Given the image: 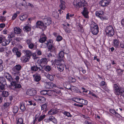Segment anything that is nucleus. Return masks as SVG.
Wrapping results in <instances>:
<instances>
[{"label": "nucleus", "instance_id": "nucleus-1", "mask_svg": "<svg viewBox=\"0 0 124 124\" xmlns=\"http://www.w3.org/2000/svg\"><path fill=\"white\" fill-rule=\"evenodd\" d=\"M80 7H83L84 9L82 12L83 15L85 18L88 17V12L87 9L85 7L87 5V2L84 0H79Z\"/></svg>", "mask_w": 124, "mask_h": 124}, {"label": "nucleus", "instance_id": "nucleus-2", "mask_svg": "<svg viewBox=\"0 0 124 124\" xmlns=\"http://www.w3.org/2000/svg\"><path fill=\"white\" fill-rule=\"evenodd\" d=\"M22 68L20 64L16 65L12 68V74L14 76L18 75L20 73V71Z\"/></svg>", "mask_w": 124, "mask_h": 124}, {"label": "nucleus", "instance_id": "nucleus-3", "mask_svg": "<svg viewBox=\"0 0 124 124\" xmlns=\"http://www.w3.org/2000/svg\"><path fill=\"white\" fill-rule=\"evenodd\" d=\"M124 88L121 87L119 86L116 84L114 85L113 90L115 94L116 95H121Z\"/></svg>", "mask_w": 124, "mask_h": 124}, {"label": "nucleus", "instance_id": "nucleus-4", "mask_svg": "<svg viewBox=\"0 0 124 124\" xmlns=\"http://www.w3.org/2000/svg\"><path fill=\"white\" fill-rule=\"evenodd\" d=\"M106 35L108 36L111 37L114 34V29L112 26L109 25L105 29Z\"/></svg>", "mask_w": 124, "mask_h": 124}, {"label": "nucleus", "instance_id": "nucleus-5", "mask_svg": "<svg viewBox=\"0 0 124 124\" xmlns=\"http://www.w3.org/2000/svg\"><path fill=\"white\" fill-rule=\"evenodd\" d=\"M95 15L96 16L99 17L102 20L106 19L107 18L105 15L104 12L102 11H98L96 12Z\"/></svg>", "mask_w": 124, "mask_h": 124}, {"label": "nucleus", "instance_id": "nucleus-6", "mask_svg": "<svg viewBox=\"0 0 124 124\" xmlns=\"http://www.w3.org/2000/svg\"><path fill=\"white\" fill-rule=\"evenodd\" d=\"M6 85V82L5 79L3 77L0 78V89L1 90H5V85Z\"/></svg>", "mask_w": 124, "mask_h": 124}, {"label": "nucleus", "instance_id": "nucleus-7", "mask_svg": "<svg viewBox=\"0 0 124 124\" xmlns=\"http://www.w3.org/2000/svg\"><path fill=\"white\" fill-rule=\"evenodd\" d=\"M43 67L41 65L37 66L36 64L31 67V70L33 71H39L42 70Z\"/></svg>", "mask_w": 124, "mask_h": 124}, {"label": "nucleus", "instance_id": "nucleus-8", "mask_svg": "<svg viewBox=\"0 0 124 124\" xmlns=\"http://www.w3.org/2000/svg\"><path fill=\"white\" fill-rule=\"evenodd\" d=\"M36 27L37 28H39L42 29L43 31L46 29V26L44 24L43 22L39 21L36 23Z\"/></svg>", "mask_w": 124, "mask_h": 124}, {"label": "nucleus", "instance_id": "nucleus-9", "mask_svg": "<svg viewBox=\"0 0 124 124\" xmlns=\"http://www.w3.org/2000/svg\"><path fill=\"white\" fill-rule=\"evenodd\" d=\"M43 20L44 24L46 26V28L47 26L49 25L52 22L51 19L50 18H45L43 19Z\"/></svg>", "mask_w": 124, "mask_h": 124}, {"label": "nucleus", "instance_id": "nucleus-10", "mask_svg": "<svg viewBox=\"0 0 124 124\" xmlns=\"http://www.w3.org/2000/svg\"><path fill=\"white\" fill-rule=\"evenodd\" d=\"M47 46L48 49L51 52H55L56 49L54 45L51 44H49V43H47L46 44Z\"/></svg>", "mask_w": 124, "mask_h": 124}, {"label": "nucleus", "instance_id": "nucleus-11", "mask_svg": "<svg viewBox=\"0 0 124 124\" xmlns=\"http://www.w3.org/2000/svg\"><path fill=\"white\" fill-rule=\"evenodd\" d=\"M111 0H102L100 1V4L102 6H106L109 4Z\"/></svg>", "mask_w": 124, "mask_h": 124}, {"label": "nucleus", "instance_id": "nucleus-12", "mask_svg": "<svg viewBox=\"0 0 124 124\" xmlns=\"http://www.w3.org/2000/svg\"><path fill=\"white\" fill-rule=\"evenodd\" d=\"M36 91L33 89H30L28 90L26 92L27 95L29 96H32L35 94Z\"/></svg>", "mask_w": 124, "mask_h": 124}, {"label": "nucleus", "instance_id": "nucleus-13", "mask_svg": "<svg viewBox=\"0 0 124 124\" xmlns=\"http://www.w3.org/2000/svg\"><path fill=\"white\" fill-rule=\"evenodd\" d=\"M4 75L5 77L11 83L14 81L11 75L8 73L6 72L4 73Z\"/></svg>", "mask_w": 124, "mask_h": 124}, {"label": "nucleus", "instance_id": "nucleus-14", "mask_svg": "<svg viewBox=\"0 0 124 124\" xmlns=\"http://www.w3.org/2000/svg\"><path fill=\"white\" fill-rule=\"evenodd\" d=\"M35 100L37 101L38 102L44 103L46 99L43 97L41 96L37 97L35 98Z\"/></svg>", "mask_w": 124, "mask_h": 124}, {"label": "nucleus", "instance_id": "nucleus-15", "mask_svg": "<svg viewBox=\"0 0 124 124\" xmlns=\"http://www.w3.org/2000/svg\"><path fill=\"white\" fill-rule=\"evenodd\" d=\"M64 62L63 60H61V59L58 58L57 59H55L54 61L55 64L57 65H60L63 64Z\"/></svg>", "mask_w": 124, "mask_h": 124}, {"label": "nucleus", "instance_id": "nucleus-16", "mask_svg": "<svg viewBox=\"0 0 124 124\" xmlns=\"http://www.w3.org/2000/svg\"><path fill=\"white\" fill-rule=\"evenodd\" d=\"M58 112V111L57 109H52L48 111V114L49 115H53L57 113Z\"/></svg>", "mask_w": 124, "mask_h": 124}, {"label": "nucleus", "instance_id": "nucleus-17", "mask_svg": "<svg viewBox=\"0 0 124 124\" xmlns=\"http://www.w3.org/2000/svg\"><path fill=\"white\" fill-rule=\"evenodd\" d=\"M33 77L34 80L36 82H39L41 79L40 76L38 74L33 75Z\"/></svg>", "mask_w": 124, "mask_h": 124}, {"label": "nucleus", "instance_id": "nucleus-18", "mask_svg": "<svg viewBox=\"0 0 124 124\" xmlns=\"http://www.w3.org/2000/svg\"><path fill=\"white\" fill-rule=\"evenodd\" d=\"M11 84L12 86H15V88H19L21 87V85L20 84H17L16 82L15 81L11 82Z\"/></svg>", "mask_w": 124, "mask_h": 124}, {"label": "nucleus", "instance_id": "nucleus-19", "mask_svg": "<svg viewBox=\"0 0 124 124\" xmlns=\"http://www.w3.org/2000/svg\"><path fill=\"white\" fill-rule=\"evenodd\" d=\"M30 57L25 55L21 57V59L23 63H25L29 61Z\"/></svg>", "mask_w": 124, "mask_h": 124}, {"label": "nucleus", "instance_id": "nucleus-20", "mask_svg": "<svg viewBox=\"0 0 124 124\" xmlns=\"http://www.w3.org/2000/svg\"><path fill=\"white\" fill-rule=\"evenodd\" d=\"M47 38L45 36L44 34H42L40 37V39H39L40 42L43 43L45 42L46 39Z\"/></svg>", "mask_w": 124, "mask_h": 124}, {"label": "nucleus", "instance_id": "nucleus-21", "mask_svg": "<svg viewBox=\"0 0 124 124\" xmlns=\"http://www.w3.org/2000/svg\"><path fill=\"white\" fill-rule=\"evenodd\" d=\"M58 58L59 59H61V60H63L64 58V52L62 51H61L59 53V56Z\"/></svg>", "mask_w": 124, "mask_h": 124}, {"label": "nucleus", "instance_id": "nucleus-22", "mask_svg": "<svg viewBox=\"0 0 124 124\" xmlns=\"http://www.w3.org/2000/svg\"><path fill=\"white\" fill-rule=\"evenodd\" d=\"M65 3L63 1H60V4L59 5V7L61 9L64 10L66 8V6L65 5Z\"/></svg>", "mask_w": 124, "mask_h": 124}, {"label": "nucleus", "instance_id": "nucleus-23", "mask_svg": "<svg viewBox=\"0 0 124 124\" xmlns=\"http://www.w3.org/2000/svg\"><path fill=\"white\" fill-rule=\"evenodd\" d=\"M91 31L93 35H96L98 32V28L91 29Z\"/></svg>", "mask_w": 124, "mask_h": 124}, {"label": "nucleus", "instance_id": "nucleus-24", "mask_svg": "<svg viewBox=\"0 0 124 124\" xmlns=\"http://www.w3.org/2000/svg\"><path fill=\"white\" fill-rule=\"evenodd\" d=\"M47 59L46 58H44L40 60L39 62L40 63L45 65L47 63Z\"/></svg>", "mask_w": 124, "mask_h": 124}, {"label": "nucleus", "instance_id": "nucleus-25", "mask_svg": "<svg viewBox=\"0 0 124 124\" xmlns=\"http://www.w3.org/2000/svg\"><path fill=\"white\" fill-rule=\"evenodd\" d=\"M74 7L76 8L80 7L79 0H74L73 2Z\"/></svg>", "mask_w": 124, "mask_h": 124}, {"label": "nucleus", "instance_id": "nucleus-26", "mask_svg": "<svg viewBox=\"0 0 124 124\" xmlns=\"http://www.w3.org/2000/svg\"><path fill=\"white\" fill-rule=\"evenodd\" d=\"M10 42V40L8 39V40L5 39L3 40L2 43V45L3 46H6Z\"/></svg>", "mask_w": 124, "mask_h": 124}, {"label": "nucleus", "instance_id": "nucleus-27", "mask_svg": "<svg viewBox=\"0 0 124 124\" xmlns=\"http://www.w3.org/2000/svg\"><path fill=\"white\" fill-rule=\"evenodd\" d=\"M20 109L23 112L26 109L24 105V103L23 102H21L20 104Z\"/></svg>", "mask_w": 124, "mask_h": 124}, {"label": "nucleus", "instance_id": "nucleus-28", "mask_svg": "<svg viewBox=\"0 0 124 124\" xmlns=\"http://www.w3.org/2000/svg\"><path fill=\"white\" fill-rule=\"evenodd\" d=\"M14 32L16 34H20L21 31V30L19 27H15L14 29Z\"/></svg>", "mask_w": 124, "mask_h": 124}, {"label": "nucleus", "instance_id": "nucleus-29", "mask_svg": "<svg viewBox=\"0 0 124 124\" xmlns=\"http://www.w3.org/2000/svg\"><path fill=\"white\" fill-rule=\"evenodd\" d=\"M9 94V93L8 92L4 91L2 92L1 95L3 97L6 98L8 97Z\"/></svg>", "mask_w": 124, "mask_h": 124}, {"label": "nucleus", "instance_id": "nucleus-30", "mask_svg": "<svg viewBox=\"0 0 124 124\" xmlns=\"http://www.w3.org/2000/svg\"><path fill=\"white\" fill-rule=\"evenodd\" d=\"M28 16L27 15L24 14L20 16V19L22 21H25L27 18Z\"/></svg>", "mask_w": 124, "mask_h": 124}, {"label": "nucleus", "instance_id": "nucleus-31", "mask_svg": "<svg viewBox=\"0 0 124 124\" xmlns=\"http://www.w3.org/2000/svg\"><path fill=\"white\" fill-rule=\"evenodd\" d=\"M90 29L92 28H98V26L94 22H92L90 25Z\"/></svg>", "mask_w": 124, "mask_h": 124}, {"label": "nucleus", "instance_id": "nucleus-32", "mask_svg": "<svg viewBox=\"0 0 124 124\" xmlns=\"http://www.w3.org/2000/svg\"><path fill=\"white\" fill-rule=\"evenodd\" d=\"M53 84L52 83H46V87L47 88L50 89L52 87Z\"/></svg>", "mask_w": 124, "mask_h": 124}, {"label": "nucleus", "instance_id": "nucleus-33", "mask_svg": "<svg viewBox=\"0 0 124 124\" xmlns=\"http://www.w3.org/2000/svg\"><path fill=\"white\" fill-rule=\"evenodd\" d=\"M25 53L26 54L25 55L29 56L30 57L32 55V53L29 50H26L25 51Z\"/></svg>", "mask_w": 124, "mask_h": 124}, {"label": "nucleus", "instance_id": "nucleus-34", "mask_svg": "<svg viewBox=\"0 0 124 124\" xmlns=\"http://www.w3.org/2000/svg\"><path fill=\"white\" fill-rule=\"evenodd\" d=\"M64 65L63 64L57 66V68L58 70L60 72L64 70Z\"/></svg>", "mask_w": 124, "mask_h": 124}, {"label": "nucleus", "instance_id": "nucleus-35", "mask_svg": "<svg viewBox=\"0 0 124 124\" xmlns=\"http://www.w3.org/2000/svg\"><path fill=\"white\" fill-rule=\"evenodd\" d=\"M49 119H50V121H52L54 123L56 124L57 123L56 119L53 116H50Z\"/></svg>", "mask_w": 124, "mask_h": 124}, {"label": "nucleus", "instance_id": "nucleus-36", "mask_svg": "<svg viewBox=\"0 0 124 124\" xmlns=\"http://www.w3.org/2000/svg\"><path fill=\"white\" fill-rule=\"evenodd\" d=\"M46 77L48 79H49L50 81H53L54 79V76L52 75L49 74H48L47 75Z\"/></svg>", "mask_w": 124, "mask_h": 124}, {"label": "nucleus", "instance_id": "nucleus-37", "mask_svg": "<svg viewBox=\"0 0 124 124\" xmlns=\"http://www.w3.org/2000/svg\"><path fill=\"white\" fill-rule=\"evenodd\" d=\"M23 29L24 31L26 32L30 31L31 30V27L28 26H24L23 27Z\"/></svg>", "mask_w": 124, "mask_h": 124}, {"label": "nucleus", "instance_id": "nucleus-38", "mask_svg": "<svg viewBox=\"0 0 124 124\" xmlns=\"http://www.w3.org/2000/svg\"><path fill=\"white\" fill-rule=\"evenodd\" d=\"M63 26L65 32L67 33H70V30L66 26V25L63 24Z\"/></svg>", "mask_w": 124, "mask_h": 124}, {"label": "nucleus", "instance_id": "nucleus-39", "mask_svg": "<svg viewBox=\"0 0 124 124\" xmlns=\"http://www.w3.org/2000/svg\"><path fill=\"white\" fill-rule=\"evenodd\" d=\"M46 116L45 115H43V116H40L39 118L38 121L40 122L41 121L43 120L45 117Z\"/></svg>", "mask_w": 124, "mask_h": 124}, {"label": "nucleus", "instance_id": "nucleus-40", "mask_svg": "<svg viewBox=\"0 0 124 124\" xmlns=\"http://www.w3.org/2000/svg\"><path fill=\"white\" fill-rule=\"evenodd\" d=\"M18 108L17 106H14L13 107V113H17L18 110Z\"/></svg>", "mask_w": 124, "mask_h": 124}, {"label": "nucleus", "instance_id": "nucleus-41", "mask_svg": "<svg viewBox=\"0 0 124 124\" xmlns=\"http://www.w3.org/2000/svg\"><path fill=\"white\" fill-rule=\"evenodd\" d=\"M21 5L22 6H25L27 5L25 1L24 0H21Z\"/></svg>", "mask_w": 124, "mask_h": 124}, {"label": "nucleus", "instance_id": "nucleus-42", "mask_svg": "<svg viewBox=\"0 0 124 124\" xmlns=\"http://www.w3.org/2000/svg\"><path fill=\"white\" fill-rule=\"evenodd\" d=\"M114 46L116 47H118L119 46H118V41L116 39L114 41Z\"/></svg>", "mask_w": 124, "mask_h": 124}, {"label": "nucleus", "instance_id": "nucleus-43", "mask_svg": "<svg viewBox=\"0 0 124 124\" xmlns=\"http://www.w3.org/2000/svg\"><path fill=\"white\" fill-rule=\"evenodd\" d=\"M45 69L46 71H50L51 70V67L50 66H47L45 67Z\"/></svg>", "mask_w": 124, "mask_h": 124}, {"label": "nucleus", "instance_id": "nucleus-44", "mask_svg": "<svg viewBox=\"0 0 124 124\" xmlns=\"http://www.w3.org/2000/svg\"><path fill=\"white\" fill-rule=\"evenodd\" d=\"M82 99H80L77 98H75V100H74V101L77 103L81 104V101H81V100H82Z\"/></svg>", "mask_w": 124, "mask_h": 124}, {"label": "nucleus", "instance_id": "nucleus-45", "mask_svg": "<svg viewBox=\"0 0 124 124\" xmlns=\"http://www.w3.org/2000/svg\"><path fill=\"white\" fill-rule=\"evenodd\" d=\"M69 78L70 82H74L76 81V79L75 78L71 77H70Z\"/></svg>", "mask_w": 124, "mask_h": 124}, {"label": "nucleus", "instance_id": "nucleus-46", "mask_svg": "<svg viewBox=\"0 0 124 124\" xmlns=\"http://www.w3.org/2000/svg\"><path fill=\"white\" fill-rule=\"evenodd\" d=\"M81 103L85 105H86L88 103V101L86 100H85L83 99L81 100Z\"/></svg>", "mask_w": 124, "mask_h": 124}, {"label": "nucleus", "instance_id": "nucleus-47", "mask_svg": "<svg viewBox=\"0 0 124 124\" xmlns=\"http://www.w3.org/2000/svg\"><path fill=\"white\" fill-rule=\"evenodd\" d=\"M63 113L66 116L68 117H71L70 116L71 115H70V113L68 112L67 111H64Z\"/></svg>", "mask_w": 124, "mask_h": 124}, {"label": "nucleus", "instance_id": "nucleus-48", "mask_svg": "<svg viewBox=\"0 0 124 124\" xmlns=\"http://www.w3.org/2000/svg\"><path fill=\"white\" fill-rule=\"evenodd\" d=\"M23 122V120L22 118H20L18 119L17 122V124H22Z\"/></svg>", "mask_w": 124, "mask_h": 124}, {"label": "nucleus", "instance_id": "nucleus-49", "mask_svg": "<svg viewBox=\"0 0 124 124\" xmlns=\"http://www.w3.org/2000/svg\"><path fill=\"white\" fill-rule=\"evenodd\" d=\"M47 107V105L46 104H44L42 105L41 106V108L42 110H43L44 109L46 110Z\"/></svg>", "mask_w": 124, "mask_h": 124}, {"label": "nucleus", "instance_id": "nucleus-50", "mask_svg": "<svg viewBox=\"0 0 124 124\" xmlns=\"http://www.w3.org/2000/svg\"><path fill=\"white\" fill-rule=\"evenodd\" d=\"M9 103L8 102H6L4 103L3 105V106L4 108H7L9 106Z\"/></svg>", "mask_w": 124, "mask_h": 124}, {"label": "nucleus", "instance_id": "nucleus-51", "mask_svg": "<svg viewBox=\"0 0 124 124\" xmlns=\"http://www.w3.org/2000/svg\"><path fill=\"white\" fill-rule=\"evenodd\" d=\"M62 39V37L61 36H58L57 37L56 40L57 41H60Z\"/></svg>", "mask_w": 124, "mask_h": 124}, {"label": "nucleus", "instance_id": "nucleus-52", "mask_svg": "<svg viewBox=\"0 0 124 124\" xmlns=\"http://www.w3.org/2000/svg\"><path fill=\"white\" fill-rule=\"evenodd\" d=\"M110 112L112 114H117V113L113 109H111L109 110ZM117 114H118L117 113Z\"/></svg>", "mask_w": 124, "mask_h": 124}, {"label": "nucleus", "instance_id": "nucleus-53", "mask_svg": "<svg viewBox=\"0 0 124 124\" xmlns=\"http://www.w3.org/2000/svg\"><path fill=\"white\" fill-rule=\"evenodd\" d=\"M81 79L82 80H87L88 79V78L87 76L84 75L83 76L82 78H81Z\"/></svg>", "mask_w": 124, "mask_h": 124}, {"label": "nucleus", "instance_id": "nucleus-54", "mask_svg": "<svg viewBox=\"0 0 124 124\" xmlns=\"http://www.w3.org/2000/svg\"><path fill=\"white\" fill-rule=\"evenodd\" d=\"M18 51V49L17 48L15 47H14L12 50V51L14 53H16Z\"/></svg>", "mask_w": 124, "mask_h": 124}, {"label": "nucleus", "instance_id": "nucleus-55", "mask_svg": "<svg viewBox=\"0 0 124 124\" xmlns=\"http://www.w3.org/2000/svg\"><path fill=\"white\" fill-rule=\"evenodd\" d=\"M28 45L29 47L31 49L33 48L34 47V45L32 43L29 44Z\"/></svg>", "mask_w": 124, "mask_h": 124}, {"label": "nucleus", "instance_id": "nucleus-56", "mask_svg": "<svg viewBox=\"0 0 124 124\" xmlns=\"http://www.w3.org/2000/svg\"><path fill=\"white\" fill-rule=\"evenodd\" d=\"M40 93L42 95H46L47 93L46 90H43Z\"/></svg>", "mask_w": 124, "mask_h": 124}, {"label": "nucleus", "instance_id": "nucleus-57", "mask_svg": "<svg viewBox=\"0 0 124 124\" xmlns=\"http://www.w3.org/2000/svg\"><path fill=\"white\" fill-rule=\"evenodd\" d=\"M116 71L117 72L118 74L119 75L122 74V71L121 69H117L116 70Z\"/></svg>", "mask_w": 124, "mask_h": 124}, {"label": "nucleus", "instance_id": "nucleus-58", "mask_svg": "<svg viewBox=\"0 0 124 124\" xmlns=\"http://www.w3.org/2000/svg\"><path fill=\"white\" fill-rule=\"evenodd\" d=\"M26 43L28 45H29V44H31V43H32L31 42V39H27V40H26Z\"/></svg>", "mask_w": 124, "mask_h": 124}, {"label": "nucleus", "instance_id": "nucleus-59", "mask_svg": "<svg viewBox=\"0 0 124 124\" xmlns=\"http://www.w3.org/2000/svg\"><path fill=\"white\" fill-rule=\"evenodd\" d=\"M16 54L18 57H20L21 55V53L18 51L16 53Z\"/></svg>", "mask_w": 124, "mask_h": 124}, {"label": "nucleus", "instance_id": "nucleus-60", "mask_svg": "<svg viewBox=\"0 0 124 124\" xmlns=\"http://www.w3.org/2000/svg\"><path fill=\"white\" fill-rule=\"evenodd\" d=\"M89 94L93 96L95 98H97V96L95 95L92 92H91V91H89Z\"/></svg>", "mask_w": 124, "mask_h": 124}, {"label": "nucleus", "instance_id": "nucleus-61", "mask_svg": "<svg viewBox=\"0 0 124 124\" xmlns=\"http://www.w3.org/2000/svg\"><path fill=\"white\" fill-rule=\"evenodd\" d=\"M17 16V14L16 13H15L13 15V16L12 17V19L13 20H14L15 18H16Z\"/></svg>", "mask_w": 124, "mask_h": 124}, {"label": "nucleus", "instance_id": "nucleus-62", "mask_svg": "<svg viewBox=\"0 0 124 124\" xmlns=\"http://www.w3.org/2000/svg\"><path fill=\"white\" fill-rule=\"evenodd\" d=\"M15 39L18 42H20L22 39L21 38H15Z\"/></svg>", "mask_w": 124, "mask_h": 124}, {"label": "nucleus", "instance_id": "nucleus-63", "mask_svg": "<svg viewBox=\"0 0 124 124\" xmlns=\"http://www.w3.org/2000/svg\"><path fill=\"white\" fill-rule=\"evenodd\" d=\"M0 20L2 22L4 21H5V18L3 16H1L0 17Z\"/></svg>", "mask_w": 124, "mask_h": 124}, {"label": "nucleus", "instance_id": "nucleus-64", "mask_svg": "<svg viewBox=\"0 0 124 124\" xmlns=\"http://www.w3.org/2000/svg\"><path fill=\"white\" fill-rule=\"evenodd\" d=\"M121 23L122 25L123 26H124V18L122 19L121 22Z\"/></svg>", "mask_w": 124, "mask_h": 124}]
</instances>
